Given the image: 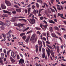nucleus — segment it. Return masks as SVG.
<instances>
[{
  "label": "nucleus",
  "mask_w": 66,
  "mask_h": 66,
  "mask_svg": "<svg viewBox=\"0 0 66 66\" xmlns=\"http://www.w3.org/2000/svg\"><path fill=\"white\" fill-rule=\"evenodd\" d=\"M42 51L43 53L42 54V57L44 59L45 56V50L44 48H42Z\"/></svg>",
  "instance_id": "f257e3e1"
},
{
  "label": "nucleus",
  "mask_w": 66,
  "mask_h": 66,
  "mask_svg": "<svg viewBox=\"0 0 66 66\" xmlns=\"http://www.w3.org/2000/svg\"><path fill=\"white\" fill-rule=\"evenodd\" d=\"M30 23L31 24H34L35 23V19H30Z\"/></svg>",
  "instance_id": "f03ea898"
},
{
  "label": "nucleus",
  "mask_w": 66,
  "mask_h": 66,
  "mask_svg": "<svg viewBox=\"0 0 66 66\" xmlns=\"http://www.w3.org/2000/svg\"><path fill=\"white\" fill-rule=\"evenodd\" d=\"M5 2L7 6H10L11 5V3H10V2L7 1H5Z\"/></svg>",
  "instance_id": "7ed1b4c3"
},
{
  "label": "nucleus",
  "mask_w": 66,
  "mask_h": 66,
  "mask_svg": "<svg viewBox=\"0 0 66 66\" xmlns=\"http://www.w3.org/2000/svg\"><path fill=\"white\" fill-rule=\"evenodd\" d=\"M24 60L21 59L20 60L19 63V64H20V63H21V64H23V63H24Z\"/></svg>",
  "instance_id": "20e7f679"
},
{
  "label": "nucleus",
  "mask_w": 66,
  "mask_h": 66,
  "mask_svg": "<svg viewBox=\"0 0 66 66\" xmlns=\"http://www.w3.org/2000/svg\"><path fill=\"white\" fill-rule=\"evenodd\" d=\"M1 17H7V15L6 14H4L1 15Z\"/></svg>",
  "instance_id": "39448f33"
},
{
  "label": "nucleus",
  "mask_w": 66,
  "mask_h": 66,
  "mask_svg": "<svg viewBox=\"0 0 66 66\" xmlns=\"http://www.w3.org/2000/svg\"><path fill=\"white\" fill-rule=\"evenodd\" d=\"M30 37H31L30 36H28V37L26 40V43H28V42H29L28 41H29V39H30Z\"/></svg>",
  "instance_id": "423d86ee"
},
{
  "label": "nucleus",
  "mask_w": 66,
  "mask_h": 66,
  "mask_svg": "<svg viewBox=\"0 0 66 66\" xmlns=\"http://www.w3.org/2000/svg\"><path fill=\"white\" fill-rule=\"evenodd\" d=\"M3 12L5 13H6V14H9L10 15H11V13L10 12L5 10H3Z\"/></svg>",
  "instance_id": "0eeeda50"
},
{
  "label": "nucleus",
  "mask_w": 66,
  "mask_h": 66,
  "mask_svg": "<svg viewBox=\"0 0 66 66\" xmlns=\"http://www.w3.org/2000/svg\"><path fill=\"white\" fill-rule=\"evenodd\" d=\"M1 7L2 9H6V6H5V5L2 4Z\"/></svg>",
  "instance_id": "6e6552de"
},
{
  "label": "nucleus",
  "mask_w": 66,
  "mask_h": 66,
  "mask_svg": "<svg viewBox=\"0 0 66 66\" xmlns=\"http://www.w3.org/2000/svg\"><path fill=\"white\" fill-rule=\"evenodd\" d=\"M56 49L57 53H59V51H60V48H59V46H56Z\"/></svg>",
  "instance_id": "1a4fd4ad"
},
{
  "label": "nucleus",
  "mask_w": 66,
  "mask_h": 66,
  "mask_svg": "<svg viewBox=\"0 0 66 66\" xmlns=\"http://www.w3.org/2000/svg\"><path fill=\"white\" fill-rule=\"evenodd\" d=\"M51 54L53 57H54V52H53V50H52L51 51Z\"/></svg>",
  "instance_id": "9d476101"
},
{
  "label": "nucleus",
  "mask_w": 66,
  "mask_h": 66,
  "mask_svg": "<svg viewBox=\"0 0 66 66\" xmlns=\"http://www.w3.org/2000/svg\"><path fill=\"white\" fill-rule=\"evenodd\" d=\"M11 55V56H12L13 57H14L16 56V54H15V53L14 52L12 53Z\"/></svg>",
  "instance_id": "9b49d317"
},
{
  "label": "nucleus",
  "mask_w": 66,
  "mask_h": 66,
  "mask_svg": "<svg viewBox=\"0 0 66 66\" xmlns=\"http://www.w3.org/2000/svg\"><path fill=\"white\" fill-rule=\"evenodd\" d=\"M24 26V24H21V23H19L18 24V27H19L21 26Z\"/></svg>",
  "instance_id": "f8f14e48"
},
{
  "label": "nucleus",
  "mask_w": 66,
  "mask_h": 66,
  "mask_svg": "<svg viewBox=\"0 0 66 66\" xmlns=\"http://www.w3.org/2000/svg\"><path fill=\"white\" fill-rule=\"evenodd\" d=\"M16 10L17 12H21V9H16Z\"/></svg>",
  "instance_id": "ddd939ff"
},
{
  "label": "nucleus",
  "mask_w": 66,
  "mask_h": 66,
  "mask_svg": "<svg viewBox=\"0 0 66 66\" xmlns=\"http://www.w3.org/2000/svg\"><path fill=\"white\" fill-rule=\"evenodd\" d=\"M38 43L40 45H41L40 46H42L43 44H42V41L40 40H38Z\"/></svg>",
  "instance_id": "4468645a"
},
{
  "label": "nucleus",
  "mask_w": 66,
  "mask_h": 66,
  "mask_svg": "<svg viewBox=\"0 0 66 66\" xmlns=\"http://www.w3.org/2000/svg\"><path fill=\"white\" fill-rule=\"evenodd\" d=\"M38 45H36V52L38 51Z\"/></svg>",
  "instance_id": "2eb2a0df"
},
{
  "label": "nucleus",
  "mask_w": 66,
  "mask_h": 66,
  "mask_svg": "<svg viewBox=\"0 0 66 66\" xmlns=\"http://www.w3.org/2000/svg\"><path fill=\"white\" fill-rule=\"evenodd\" d=\"M0 63L2 64V65H3V60L1 59V58H0Z\"/></svg>",
  "instance_id": "dca6fc26"
},
{
  "label": "nucleus",
  "mask_w": 66,
  "mask_h": 66,
  "mask_svg": "<svg viewBox=\"0 0 66 66\" xmlns=\"http://www.w3.org/2000/svg\"><path fill=\"white\" fill-rule=\"evenodd\" d=\"M49 22L51 23H53V24H54V23H55V22H53V21L52 20H50L49 21Z\"/></svg>",
  "instance_id": "f3484780"
},
{
  "label": "nucleus",
  "mask_w": 66,
  "mask_h": 66,
  "mask_svg": "<svg viewBox=\"0 0 66 66\" xmlns=\"http://www.w3.org/2000/svg\"><path fill=\"white\" fill-rule=\"evenodd\" d=\"M51 34L52 36L54 37H57L56 35L52 33Z\"/></svg>",
  "instance_id": "a211bd4d"
},
{
  "label": "nucleus",
  "mask_w": 66,
  "mask_h": 66,
  "mask_svg": "<svg viewBox=\"0 0 66 66\" xmlns=\"http://www.w3.org/2000/svg\"><path fill=\"white\" fill-rule=\"evenodd\" d=\"M43 27H44L45 29H46L47 28V27L48 26V25H43L42 26Z\"/></svg>",
  "instance_id": "6ab92c4d"
},
{
  "label": "nucleus",
  "mask_w": 66,
  "mask_h": 66,
  "mask_svg": "<svg viewBox=\"0 0 66 66\" xmlns=\"http://www.w3.org/2000/svg\"><path fill=\"white\" fill-rule=\"evenodd\" d=\"M54 29H55V30H56L57 31H59L60 30L59 28L57 27L56 26H55L54 27Z\"/></svg>",
  "instance_id": "aec40b11"
},
{
  "label": "nucleus",
  "mask_w": 66,
  "mask_h": 66,
  "mask_svg": "<svg viewBox=\"0 0 66 66\" xmlns=\"http://www.w3.org/2000/svg\"><path fill=\"white\" fill-rule=\"evenodd\" d=\"M36 36V34H34L32 36V38L33 39H32V40H33V39H34V38H34V37H35Z\"/></svg>",
  "instance_id": "412c9836"
},
{
  "label": "nucleus",
  "mask_w": 66,
  "mask_h": 66,
  "mask_svg": "<svg viewBox=\"0 0 66 66\" xmlns=\"http://www.w3.org/2000/svg\"><path fill=\"white\" fill-rule=\"evenodd\" d=\"M47 47H49V48L50 49H52V50H53V48H52V47L51 46H49L48 45H47Z\"/></svg>",
  "instance_id": "4be33fe9"
},
{
  "label": "nucleus",
  "mask_w": 66,
  "mask_h": 66,
  "mask_svg": "<svg viewBox=\"0 0 66 66\" xmlns=\"http://www.w3.org/2000/svg\"><path fill=\"white\" fill-rule=\"evenodd\" d=\"M10 59L12 61H13V62H15V60L12 58V57H10Z\"/></svg>",
  "instance_id": "5701e85b"
},
{
  "label": "nucleus",
  "mask_w": 66,
  "mask_h": 66,
  "mask_svg": "<svg viewBox=\"0 0 66 66\" xmlns=\"http://www.w3.org/2000/svg\"><path fill=\"white\" fill-rule=\"evenodd\" d=\"M5 24L4 23H3L2 21H0V25H1L2 26V25H4Z\"/></svg>",
  "instance_id": "b1692460"
},
{
  "label": "nucleus",
  "mask_w": 66,
  "mask_h": 66,
  "mask_svg": "<svg viewBox=\"0 0 66 66\" xmlns=\"http://www.w3.org/2000/svg\"><path fill=\"white\" fill-rule=\"evenodd\" d=\"M49 29L50 30V31L51 32H52L53 31V29H52V27H49Z\"/></svg>",
  "instance_id": "393cba45"
},
{
  "label": "nucleus",
  "mask_w": 66,
  "mask_h": 66,
  "mask_svg": "<svg viewBox=\"0 0 66 66\" xmlns=\"http://www.w3.org/2000/svg\"><path fill=\"white\" fill-rule=\"evenodd\" d=\"M9 22H10V20H6V21L5 23V24H6L7 23H9Z\"/></svg>",
  "instance_id": "a878e982"
},
{
  "label": "nucleus",
  "mask_w": 66,
  "mask_h": 66,
  "mask_svg": "<svg viewBox=\"0 0 66 66\" xmlns=\"http://www.w3.org/2000/svg\"><path fill=\"white\" fill-rule=\"evenodd\" d=\"M50 9L51 11H52V13H53V12H55V10H54V9H52L51 8H50Z\"/></svg>",
  "instance_id": "bb28decb"
},
{
  "label": "nucleus",
  "mask_w": 66,
  "mask_h": 66,
  "mask_svg": "<svg viewBox=\"0 0 66 66\" xmlns=\"http://www.w3.org/2000/svg\"><path fill=\"white\" fill-rule=\"evenodd\" d=\"M25 33H23L20 34V35L21 37H22V36H23V35H25Z\"/></svg>",
  "instance_id": "cd10ccee"
},
{
  "label": "nucleus",
  "mask_w": 66,
  "mask_h": 66,
  "mask_svg": "<svg viewBox=\"0 0 66 66\" xmlns=\"http://www.w3.org/2000/svg\"><path fill=\"white\" fill-rule=\"evenodd\" d=\"M26 36H23L22 37V38L23 39H24V40H25L26 39Z\"/></svg>",
  "instance_id": "c85d7f7f"
},
{
  "label": "nucleus",
  "mask_w": 66,
  "mask_h": 66,
  "mask_svg": "<svg viewBox=\"0 0 66 66\" xmlns=\"http://www.w3.org/2000/svg\"><path fill=\"white\" fill-rule=\"evenodd\" d=\"M2 35L3 36V37H6V35H5V34H2Z\"/></svg>",
  "instance_id": "c756f323"
},
{
  "label": "nucleus",
  "mask_w": 66,
  "mask_h": 66,
  "mask_svg": "<svg viewBox=\"0 0 66 66\" xmlns=\"http://www.w3.org/2000/svg\"><path fill=\"white\" fill-rule=\"evenodd\" d=\"M6 26H9L11 24V22H9V23H7L6 24Z\"/></svg>",
  "instance_id": "7c9ffc66"
},
{
  "label": "nucleus",
  "mask_w": 66,
  "mask_h": 66,
  "mask_svg": "<svg viewBox=\"0 0 66 66\" xmlns=\"http://www.w3.org/2000/svg\"><path fill=\"white\" fill-rule=\"evenodd\" d=\"M1 28L2 30H4L5 29V28L3 26L1 27Z\"/></svg>",
  "instance_id": "2f4dec72"
},
{
  "label": "nucleus",
  "mask_w": 66,
  "mask_h": 66,
  "mask_svg": "<svg viewBox=\"0 0 66 66\" xmlns=\"http://www.w3.org/2000/svg\"><path fill=\"white\" fill-rule=\"evenodd\" d=\"M33 31L32 30H30L27 33V34H29V33H32Z\"/></svg>",
  "instance_id": "473e14b6"
},
{
  "label": "nucleus",
  "mask_w": 66,
  "mask_h": 66,
  "mask_svg": "<svg viewBox=\"0 0 66 66\" xmlns=\"http://www.w3.org/2000/svg\"><path fill=\"white\" fill-rule=\"evenodd\" d=\"M28 14H29V13H30V10H31V8H28Z\"/></svg>",
  "instance_id": "72a5a7b5"
},
{
  "label": "nucleus",
  "mask_w": 66,
  "mask_h": 66,
  "mask_svg": "<svg viewBox=\"0 0 66 66\" xmlns=\"http://www.w3.org/2000/svg\"><path fill=\"white\" fill-rule=\"evenodd\" d=\"M36 5L37 7H39V4H38V3H36Z\"/></svg>",
  "instance_id": "f704fd0d"
},
{
  "label": "nucleus",
  "mask_w": 66,
  "mask_h": 66,
  "mask_svg": "<svg viewBox=\"0 0 66 66\" xmlns=\"http://www.w3.org/2000/svg\"><path fill=\"white\" fill-rule=\"evenodd\" d=\"M1 57H2V59H3L4 57V56L3 54H2L1 55Z\"/></svg>",
  "instance_id": "c9c22d12"
},
{
  "label": "nucleus",
  "mask_w": 66,
  "mask_h": 66,
  "mask_svg": "<svg viewBox=\"0 0 66 66\" xmlns=\"http://www.w3.org/2000/svg\"><path fill=\"white\" fill-rule=\"evenodd\" d=\"M42 46H40V47L39 48V50L40 52L41 51V50H42Z\"/></svg>",
  "instance_id": "e433bc0d"
},
{
  "label": "nucleus",
  "mask_w": 66,
  "mask_h": 66,
  "mask_svg": "<svg viewBox=\"0 0 66 66\" xmlns=\"http://www.w3.org/2000/svg\"><path fill=\"white\" fill-rule=\"evenodd\" d=\"M35 29L36 30H40V29L38 27H36Z\"/></svg>",
  "instance_id": "4c0bfd02"
},
{
  "label": "nucleus",
  "mask_w": 66,
  "mask_h": 66,
  "mask_svg": "<svg viewBox=\"0 0 66 66\" xmlns=\"http://www.w3.org/2000/svg\"><path fill=\"white\" fill-rule=\"evenodd\" d=\"M53 7L54 9L55 10L56 12H57V10H56V8H55V6H53Z\"/></svg>",
  "instance_id": "58836bf2"
},
{
  "label": "nucleus",
  "mask_w": 66,
  "mask_h": 66,
  "mask_svg": "<svg viewBox=\"0 0 66 66\" xmlns=\"http://www.w3.org/2000/svg\"><path fill=\"white\" fill-rule=\"evenodd\" d=\"M33 13H34L35 14H36V11L35 10H34Z\"/></svg>",
  "instance_id": "ea45409f"
},
{
  "label": "nucleus",
  "mask_w": 66,
  "mask_h": 66,
  "mask_svg": "<svg viewBox=\"0 0 66 66\" xmlns=\"http://www.w3.org/2000/svg\"><path fill=\"white\" fill-rule=\"evenodd\" d=\"M47 53L48 56V57H49V56H50V53L49 52H47Z\"/></svg>",
  "instance_id": "a19ab883"
},
{
  "label": "nucleus",
  "mask_w": 66,
  "mask_h": 66,
  "mask_svg": "<svg viewBox=\"0 0 66 66\" xmlns=\"http://www.w3.org/2000/svg\"><path fill=\"white\" fill-rule=\"evenodd\" d=\"M17 18H25V17H23L22 16H19Z\"/></svg>",
  "instance_id": "79ce46f5"
},
{
  "label": "nucleus",
  "mask_w": 66,
  "mask_h": 66,
  "mask_svg": "<svg viewBox=\"0 0 66 66\" xmlns=\"http://www.w3.org/2000/svg\"><path fill=\"white\" fill-rule=\"evenodd\" d=\"M46 43L48 44H51L50 42H49L48 41H46Z\"/></svg>",
  "instance_id": "37998d69"
},
{
  "label": "nucleus",
  "mask_w": 66,
  "mask_h": 66,
  "mask_svg": "<svg viewBox=\"0 0 66 66\" xmlns=\"http://www.w3.org/2000/svg\"><path fill=\"white\" fill-rule=\"evenodd\" d=\"M14 7H15L16 8H19V7H18L17 5H13Z\"/></svg>",
  "instance_id": "c03bdc74"
},
{
  "label": "nucleus",
  "mask_w": 66,
  "mask_h": 66,
  "mask_svg": "<svg viewBox=\"0 0 66 66\" xmlns=\"http://www.w3.org/2000/svg\"><path fill=\"white\" fill-rule=\"evenodd\" d=\"M48 13H49L50 14L51 13V11L50 10H49V9H48Z\"/></svg>",
  "instance_id": "a18cd8bd"
},
{
  "label": "nucleus",
  "mask_w": 66,
  "mask_h": 66,
  "mask_svg": "<svg viewBox=\"0 0 66 66\" xmlns=\"http://www.w3.org/2000/svg\"><path fill=\"white\" fill-rule=\"evenodd\" d=\"M35 6L34 5H32V9H34V8H35Z\"/></svg>",
  "instance_id": "49530a36"
},
{
  "label": "nucleus",
  "mask_w": 66,
  "mask_h": 66,
  "mask_svg": "<svg viewBox=\"0 0 66 66\" xmlns=\"http://www.w3.org/2000/svg\"><path fill=\"white\" fill-rule=\"evenodd\" d=\"M10 51H11L10 50H9L7 52V54L8 55H9V54H10Z\"/></svg>",
  "instance_id": "de8ad7c7"
},
{
  "label": "nucleus",
  "mask_w": 66,
  "mask_h": 66,
  "mask_svg": "<svg viewBox=\"0 0 66 66\" xmlns=\"http://www.w3.org/2000/svg\"><path fill=\"white\" fill-rule=\"evenodd\" d=\"M12 13L13 14H16V11H12Z\"/></svg>",
  "instance_id": "09e8293b"
},
{
  "label": "nucleus",
  "mask_w": 66,
  "mask_h": 66,
  "mask_svg": "<svg viewBox=\"0 0 66 66\" xmlns=\"http://www.w3.org/2000/svg\"><path fill=\"white\" fill-rule=\"evenodd\" d=\"M44 11V9H40L39 10V12H40H40H41V11Z\"/></svg>",
  "instance_id": "8fccbe9b"
},
{
  "label": "nucleus",
  "mask_w": 66,
  "mask_h": 66,
  "mask_svg": "<svg viewBox=\"0 0 66 66\" xmlns=\"http://www.w3.org/2000/svg\"><path fill=\"white\" fill-rule=\"evenodd\" d=\"M43 45H44V47H46V45L45 44V42H44V41H43Z\"/></svg>",
  "instance_id": "3c124183"
},
{
  "label": "nucleus",
  "mask_w": 66,
  "mask_h": 66,
  "mask_svg": "<svg viewBox=\"0 0 66 66\" xmlns=\"http://www.w3.org/2000/svg\"><path fill=\"white\" fill-rule=\"evenodd\" d=\"M30 29L29 27H27L26 28L25 30V31H27V30H29V29Z\"/></svg>",
  "instance_id": "603ef678"
},
{
  "label": "nucleus",
  "mask_w": 66,
  "mask_h": 66,
  "mask_svg": "<svg viewBox=\"0 0 66 66\" xmlns=\"http://www.w3.org/2000/svg\"><path fill=\"white\" fill-rule=\"evenodd\" d=\"M54 1V0H51V2L52 3V4H53Z\"/></svg>",
  "instance_id": "864d4df0"
},
{
  "label": "nucleus",
  "mask_w": 66,
  "mask_h": 66,
  "mask_svg": "<svg viewBox=\"0 0 66 66\" xmlns=\"http://www.w3.org/2000/svg\"><path fill=\"white\" fill-rule=\"evenodd\" d=\"M17 57L18 59H19V58H20L19 56L18 55H17Z\"/></svg>",
  "instance_id": "5fc2aeb1"
},
{
  "label": "nucleus",
  "mask_w": 66,
  "mask_h": 66,
  "mask_svg": "<svg viewBox=\"0 0 66 66\" xmlns=\"http://www.w3.org/2000/svg\"><path fill=\"white\" fill-rule=\"evenodd\" d=\"M37 34H39V35H40V32H39V31H37Z\"/></svg>",
  "instance_id": "6e6d98bb"
},
{
  "label": "nucleus",
  "mask_w": 66,
  "mask_h": 66,
  "mask_svg": "<svg viewBox=\"0 0 66 66\" xmlns=\"http://www.w3.org/2000/svg\"><path fill=\"white\" fill-rule=\"evenodd\" d=\"M42 39L43 40H45V41H46V39L45 38H43Z\"/></svg>",
  "instance_id": "4d7b16f0"
},
{
  "label": "nucleus",
  "mask_w": 66,
  "mask_h": 66,
  "mask_svg": "<svg viewBox=\"0 0 66 66\" xmlns=\"http://www.w3.org/2000/svg\"><path fill=\"white\" fill-rule=\"evenodd\" d=\"M53 46L55 48V50H56V46H55V45H53Z\"/></svg>",
  "instance_id": "13d9d810"
},
{
  "label": "nucleus",
  "mask_w": 66,
  "mask_h": 66,
  "mask_svg": "<svg viewBox=\"0 0 66 66\" xmlns=\"http://www.w3.org/2000/svg\"><path fill=\"white\" fill-rule=\"evenodd\" d=\"M44 17L43 16V17H40V20H43V18Z\"/></svg>",
  "instance_id": "bf43d9fd"
},
{
  "label": "nucleus",
  "mask_w": 66,
  "mask_h": 66,
  "mask_svg": "<svg viewBox=\"0 0 66 66\" xmlns=\"http://www.w3.org/2000/svg\"><path fill=\"white\" fill-rule=\"evenodd\" d=\"M61 30H63V31H65L66 30V29L64 28H62Z\"/></svg>",
  "instance_id": "052dcab7"
},
{
  "label": "nucleus",
  "mask_w": 66,
  "mask_h": 66,
  "mask_svg": "<svg viewBox=\"0 0 66 66\" xmlns=\"http://www.w3.org/2000/svg\"><path fill=\"white\" fill-rule=\"evenodd\" d=\"M43 22L44 23H46V24H47V22L45 20H44V21Z\"/></svg>",
  "instance_id": "680f3d73"
},
{
  "label": "nucleus",
  "mask_w": 66,
  "mask_h": 66,
  "mask_svg": "<svg viewBox=\"0 0 66 66\" xmlns=\"http://www.w3.org/2000/svg\"><path fill=\"white\" fill-rule=\"evenodd\" d=\"M25 12L26 13H28V10H25Z\"/></svg>",
  "instance_id": "e2e57ef3"
},
{
  "label": "nucleus",
  "mask_w": 66,
  "mask_h": 66,
  "mask_svg": "<svg viewBox=\"0 0 66 66\" xmlns=\"http://www.w3.org/2000/svg\"><path fill=\"white\" fill-rule=\"evenodd\" d=\"M57 34L59 35H60V36H61V34H60L59 32H57Z\"/></svg>",
  "instance_id": "0e129e2a"
},
{
  "label": "nucleus",
  "mask_w": 66,
  "mask_h": 66,
  "mask_svg": "<svg viewBox=\"0 0 66 66\" xmlns=\"http://www.w3.org/2000/svg\"><path fill=\"white\" fill-rule=\"evenodd\" d=\"M39 16H41V14H40V12H39Z\"/></svg>",
  "instance_id": "69168bd1"
},
{
  "label": "nucleus",
  "mask_w": 66,
  "mask_h": 66,
  "mask_svg": "<svg viewBox=\"0 0 66 66\" xmlns=\"http://www.w3.org/2000/svg\"><path fill=\"white\" fill-rule=\"evenodd\" d=\"M6 34L8 35H10V34L9 33V32H8Z\"/></svg>",
  "instance_id": "338daca9"
},
{
  "label": "nucleus",
  "mask_w": 66,
  "mask_h": 66,
  "mask_svg": "<svg viewBox=\"0 0 66 66\" xmlns=\"http://www.w3.org/2000/svg\"><path fill=\"white\" fill-rule=\"evenodd\" d=\"M36 65V66H39V64H38V63H36L35 64Z\"/></svg>",
  "instance_id": "774afa93"
}]
</instances>
